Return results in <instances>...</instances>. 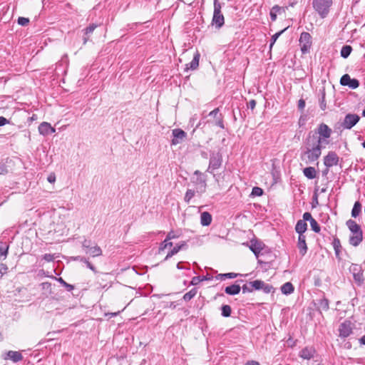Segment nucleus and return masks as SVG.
Returning a JSON list of instances; mask_svg holds the SVG:
<instances>
[{"label":"nucleus","mask_w":365,"mask_h":365,"mask_svg":"<svg viewBox=\"0 0 365 365\" xmlns=\"http://www.w3.org/2000/svg\"><path fill=\"white\" fill-rule=\"evenodd\" d=\"M318 141V136L314 131H310L306 137L304 143V150L301 153L300 158L304 160V157H307V163H314L320 158L322 155V150L324 145L320 144L319 149L317 150Z\"/></svg>","instance_id":"f257e3e1"},{"label":"nucleus","mask_w":365,"mask_h":365,"mask_svg":"<svg viewBox=\"0 0 365 365\" xmlns=\"http://www.w3.org/2000/svg\"><path fill=\"white\" fill-rule=\"evenodd\" d=\"M346 225L353 234L349 237V243L352 246L357 247L363 240V231L361 226L351 219L347 220Z\"/></svg>","instance_id":"f03ea898"},{"label":"nucleus","mask_w":365,"mask_h":365,"mask_svg":"<svg viewBox=\"0 0 365 365\" xmlns=\"http://www.w3.org/2000/svg\"><path fill=\"white\" fill-rule=\"evenodd\" d=\"M332 4L333 0H312V2L313 9L321 19L328 16Z\"/></svg>","instance_id":"7ed1b4c3"},{"label":"nucleus","mask_w":365,"mask_h":365,"mask_svg":"<svg viewBox=\"0 0 365 365\" xmlns=\"http://www.w3.org/2000/svg\"><path fill=\"white\" fill-rule=\"evenodd\" d=\"M314 132L318 136L319 143H317L318 146L316 148L317 150L319 149L320 144L323 145L329 144V141L328 139L331 135L332 130L327 124L324 123H320Z\"/></svg>","instance_id":"20e7f679"},{"label":"nucleus","mask_w":365,"mask_h":365,"mask_svg":"<svg viewBox=\"0 0 365 365\" xmlns=\"http://www.w3.org/2000/svg\"><path fill=\"white\" fill-rule=\"evenodd\" d=\"M222 4L218 0H214V12L212 24L220 29L225 24V18L221 12Z\"/></svg>","instance_id":"39448f33"},{"label":"nucleus","mask_w":365,"mask_h":365,"mask_svg":"<svg viewBox=\"0 0 365 365\" xmlns=\"http://www.w3.org/2000/svg\"><path fill=\"white\" fill-rule=\"evenodd\" d=\"M244 245L249 247L250 250L253 252L257 259H259L262 250H268V247L262 240L256 237L252 239L250 242L244 243Z\"/></svg>","instance_id":"423d86ee"},{"label":"nucleus","mask_w":365,"mask_h":365,"mask_svg":"<svg viewBox=\"0 0 365 365\" xmlns=\"http://www.w3.org/2000/svg\"><path fill=\"white\" fill-rule=\"evenodd\" d=\"M299 45L302 54H307L310 52L312 45V37L308 32L303 31L299 37Z\"/></svg>","instance_id":"0eeeda50"},{"label":"nucleus","mask_w":365,"mask_h":365,"mask_svg":"<svg viewBox=\"0 0 365 365\" xmlns=\"http://www.w3.org/2000/svg\"><path fill=\"white\" fill-rule=\"evenodd\" d=\"M222 163V155L220 152L210 153L209 166L207 169V172L212 173L215 170L219 169Z\"/></svg>","instance_id":"6e6552de"},{"label":"nucleus","mask_w":365,"mask_h":365,"mask_svg":"<svg viewBox=\"0 0 365 365\" xmlns=\"http://www.w3.org/2000/svg\"><path fill=\"white\" fill-rule=\"evenodd\" d=\"M353 324L350 320L346 319L339 327V336L345 339L353 333Z\"/></svg>","instance_id":"1a4fd4ad"},{"label":"nucleus","mask_w":365,"mask_h":365,"mask_svg":"<svg viewBox=\"0 0 365 365\" xmlns=\"http://www.w3.org/2000/svg\"><path fill=\"white\" fill-rule=\"evenodd\" d=\"M360 117L357 114L348 113L345 115L341 125L344 129L350 130L358 123Z\"/></svg>","instance_id":"9d476101"},{"label":"nucleus","mask_w":365,"mask_h":365,"mask_svg":"<svg viewBox=\"0 0 365 365\" xmlns=\"http://www.w3.org/2000/svg\"><path fill=\"white\" fill-rule=\"evenodd\" d=\"M350 272L352 273L354 279L358 285H361L364 282L363 270L357 264H351L349 267Z\"/></svg>","instance_id":"9b49d317"},{"label":"nucleus","mask_w":365,"mask_h":365,"mask_svg":"<svg viewBox=\"0 0 365 365\" xmlns=\"http://www.w3.org/2000/svg\"><path fill=\"white\" fill-rule=\"evenodd\" d=\"M339 162V158L334 151L328 152L327 155L324 157V165L327 168H331L337 165Z\"/></svg>","instance_id":"f8f14e48"},{"label":"nucleus","mask_w":365,"mask_h":365,"mask_svg":"<svg viewBox=\"0 0 365 365\" xmlns=\"http://www.w3.org/2000/svg\"><path fill=\"white\" fill-rule=\"evenodd\" d=\"M173 138L171 140L172 145H177L182 143L187 137V133L180 128L173 129L172 131Z\"/></svg>","instance_id":"ddd939ff"},{"label":"nucleus","mask_w":365,"mask_h":365,"mask_svg":"<svg viewBox=\"0 0 365 365\" xmlns=\"http://www.w3.org/2000/svg\"><path fill=\"white\" fill-rule=\"evenodd\" d=\"M194 175L197 176L195 180H193L192 182L196 185H200V188L201 189V192H205L207 183H206V177L204 175L200 170H195L194 172Z\"/></svg>","instance_id":"4468645a"},{"label":"nucleus","mask_w":365,"mask_h":365,"mask_svg":"<svg viewBox=\"0 0 365 365\" xmlns=\"http://www.w3.org/2000/svg\"><path fill=\"white\" fill-rule=\"evenodd\" d=\"M4 360H11L14 363L19 362L23 359V355L20 351H8L1 355Z\"/></svg>","instance_id":"2eb2a0df"},{"label":"nucleus","mask_w":365,"mask_h":365,"mask_svg":"<svg viewBox=\"0 0 365 365\" xmlns=\"http://www.w3.org/2000/svg\"><path fill=\"white\" fill-rule=\"evenodd\" d=\"M238 282H243V280H237L235 282V283L225 287L224 289L225 294L230 296H235L240 294L241 291V287Z\"/></svg>","instance_id":"dca6fc26"},{"label":"nucleus","mask_w":365,"mask_h":365,"mask_svg":"<svg viewBox=\"0 0 365 365\" xmlns=\"http://www.w3.org/2000/svg\"><path fill=\"white\" fill-rule=\"evenodd\" d=\"M209 116L213 117L215 119V125L220 127L222 129L225 128L224 121H223V115L222 113H220V108H216L212 111L210 112Z\"/></svg>","instance_id":"f3484780"},{"label":"nucleus","mask_w":365,"mask_h":365,"mask_svg":"<svg viewBox=\"0 0 365 365\" xmlns=\"http://www.w3.org/2000/svg\"><path fill=\"white\" fill-rule=\"evenodd\" d=\"M38 129L39 133L43 136L48 135L56 132V129L53 128L49 123L47 122H42L40 123Z\"/></svg>","instance_id":"a211bd4d"},{"label":"nucleus","mask_w":365,"mask_h":365,"mask_svg":"<svg viewBox=\"0 0 365 365\" xmlns=\"http://www.w3.org/2000/svg\"><path fill=\"white\" fill-rule=\"evenodd\" d=\"M200 54L198 51L194 53L193 58L189 63L185 64V71L187 72L189 70H196L199 66V61Z\"/></svg>","instance_id":"6ab92c4d"},{"label":"nucleus","mask_w":365,"mask_h":365,"mask_svg":"<svg viewBox=\"0 0 365 365\" xmlns=\"http://www.w3.org/2000/svg\"><path fill=\"white\" fill-rule=\"evenodd\" d=\"M316 350L313 346H306L303 348L299 353V356L309 360L314 358Z\"/></svg>","instance_id":"aec40b11"},{"label":"nucleus","mask_w":365,"mask_h":365,"mask_svg":"<svg viewBox=\"0 0 365 365\" xmlns=\"http://www.w3.org/2000/svg\"><path fill=\"white\" fill-rule=\"evenodd\" d=\"M267 255H269L270 260L269 261H264L262 259H258L257 262L260 264H265L268 265V267H270L271 263L276 258V255L272 252L270 249L268 247V250H262L259 256L265 257Z\"/></svg>","instance_id":"412c9836"},{"label":"nucleus","mask_w":365,"mask_h":365,"mask_svg":"<svg viewBox=\"0 0 365 365\" xmlns=\"http://www.w3.org/2000/svg\"><path fill=\"white\" fill-rule=\"evenodd\" d=\"M187 247V242L185 241H182L181 242L176 245L166 255L164 259V261H167L168 259L172 257L173 255H176L179 251L182 250L186 249Z\"/></svg>","instance_id":"4be33fe9"},{"label":"nucleus","mask_w":365,"mask_h":365,"mask_svg":"<svg viewBox=\"0 0 365 365\" xmlns=\"http://www.w3.org/2000/svg\"><path fill=\"white\" fill-rule=\"evenodd\" d=\"M297 247L299 250V254L302 256H304L307 252L308 247L306 243V236L305 235H299L298 241H297Z\"/></svg>","instance_id":"5701e85b"},{"label":"nucleus","mask_w":365,"mask_h":365,"mask_svg":"<svg viewBox=\"0 0 365 365\" xmlns=\"http://www.w3.org/2000/svg\"><path fill=\"white\" fill-rule=\"evenodd\" d=\"M212 220V215L207 211H205L200 215V223L202 226H209Z\"/></svg>","instance_id":"b1692460"},{"label":"nucleus","mask_w":365,"mask_h":365,"mask_svg":"<svg viewBox=\"0 0 365 365\" xmlns=\"http://www.w3.org/2000/svg\"><path fill=\"white\" fill-rule=\"evenodd\" d=\"M307 230V224L304 220H299L295 225V231L299 235H304V232Z\"/></svg>","instance_id":"393cba45"},{"label":"nucleus","mask_w":365,"mask_h":365,"mask_svg":"<svg viewBox=\"0 0 365 365\" xmlns=\"http://www.w3.org/2000/svg\"><path fill=\"white\" fill-rule=\"evenodd\" d=\"M304 175L309 180H313L317 178V170L314 167H307L303 169Z\"/></svg>","instance_id":"a878e982"},{"label":"nucleus","mask_w":365,"mask_h":365,"mask_svg":"<svg viewBox=\"0 0 365 365\" xmlns=\"http://www.w3.org/2000/svg\"><path fill=\"white\" fill-rule=\"evenodd\" d=\"M317 304V310L319 311L320 313H322L321 310L328 311L329 309V301L324 297L318 300Z\"/></svg>","instance_id":"bb28decb"},{"label":"nucleus","mask_w":365,"mask_h":365,"mask_svg":"<svg viewBox=\"0 0 365 365\" xmlns=\"http://www.w3.org/2000/svg\"><path fill=\"white\" fill-rule=\"evenodd\" d=\"M332 245H333V247L334 249L336 258L338 260H341V258L340 257V252H341V245L339 239L338 237H335L333 240Z\"/></svg>","instance_id":"cd10ccee"},{"label":"nucleus","mask_w":365,"mask_h":365,"mask_svg":"<svg viewBox=\"0 0 365 365\" xmlns=\"http://www.w3.org/2000/svg\"><path fill=\"white\" fill-rule=\"evenodd\" d=\"M238 276H242V274H239V273H235V272H228V273L218 274L215 277V278L217 280L222 281V280H225L226 279H234Z\"/></svg>","instance_id":"c85d7f7f"},{"label":"nucleus","mask_w":365,"mask_h":365,"mask_svg":"<svg viewBox=\"0 0 365 365\" xmlns=\"http://www.w3.org/2000/svg\"><path fill=\"white\" fill-rule=\"evenodd\" d=\"M294 287L289 282H287L284 283L281 287V292H282V294H284L285 295L291 294L292 293L294 292Z\"/></svg>","instance_id":"c756f323"},{"label":"nucleus","mask_w":365,"mask_h":365,"mask_svg":"<svg viewBox=\"0 0 365 365\" xmlns=\"http://www.w3.org/2000/svg\"><path fill=\"white\" fill-rule=\"evenodd\" d=\"M9 249V245L6 242H0V259L3 257L5 259L7 257Z\"/></svg>","instance_id":"7c9ffc66"},{"label":"nucleus","mask_w":365,"mask_h":365,"mask_svg":"<svg viewBox=\"0 0 365 365\" xmlns=\"http://www.w3.org/2000/svg\"><path fill=\"white\" fill-rule=\"evenodd\" d=\"M86 254H89L91 257H98L102 255V250L98 245L92 246L88 250L86 251Z\"/></svg>","instance_id":"2f4dec72"},{"label":"nucleus","mask_w":365,"mask_h":365,"mask_svg":"<svg viewBox=\"0 0 365 365\" xmlns=\"http://www.w3.org/2000/svg\"><path fill=\"white\" fill-rule=\"evenodd\" d=\"M361 204L359 201H356L354 204L353 208L351 210V217H357L361 212Z\"/></svg>","instance_id":"473e14b6"},{"label":"nucleus","mask_w":365,"mask_h":365,"mask_svg":"<svg viewBox=\"0 0 365 365\" xmlns=\"http://www.w3.org/2000/svg\"><path fill=\"white\" fill-rule=\"evenodd\" d=\"M221 316L223 317H230L232 314V308L228 304H223L220 307Z\"/></svg>","instance_id":"72a5a7b5"},{"label":"nucleus","mask_w":365,"mask_h":365,"mask_svg":"<svg viewBox=\"0 0 365 365\" xmlns=\"http://www.w3.org/2000/svg\"><path fill=\"white\" fill-rule=\"evenodd\" d=\"M52 279L56 280L61 285H63L67 291L71 292L74 289V286L67 283L62 277H51Z\"/></svg>","instance_id":"f704fd0d"},{"label":"nucleus","mask_w":365,"mask_h":365,"mask_svg":"<svg viewBox=\"0 0 365 365\" xmlns=\"http://www.w3.org/2000/svg\"><path fill=\"white\" fill-rule=\"evenodd\" d=\"M352 51V47L349 45H344L342 46L340 54L344 58H347Z\"/></svg>","instance_id":"c9c22d12"},{"label":"nucleus","mask_w":365,"mask_h":365,"mask_svg":"<svg viewBox=\"0 0 365 365\" xmlns=\"http://www.w3.org/2000/svg\"><path fill=\"white\" fill-rule=\"evenodd\" d=\"M289 27H286L284 29L277 32L274 34L270 39V43H269V50H272L274 44L275 43L277 38L288 29Z\"/></svg>","instance_id":"e433bc0d"},{"label":"nucleus","mask_w":365,"mask_h":365,"mask_svg":"<svg viewBox=\"0 0 365 365\" xmlns=\"http://www.w3.org/2000/svg\"><path fill=\"white\" fill-rule=\"evenodd\" d=\"M197 293V288L195 287L190 289L188 292L185 293L182 297V299L185 302H188L191 300Z\"/></svg>","instance_id":"4c0bfd02"},{"label":"nucleus","mask_w":365,"mask_h":365,"mask_svg":"<svg viewBox=\"0 0 365 365\" xmlns=\"http://www.w3.org/2000/svg\"><path fill=\"white\" fill-rule=\"evenodd\" d=\"M264 281L260 279H256L249 282V285L252 287L254 290H261L264 284Z\"/></svg>","instance_id":"58836bf2"},{"label":"nucleus","mask_w":365,"mask_h":365,"mask_svg":"<svg viewBox=\"0 0 365 365\" xmlns=\"http://www.w3.org/2000/svg\"><path fill=\"white\" fill-rule=\"evenodd\" d=\"M321 98H319V106L322 110H325L327 108V103L325 101L326 92L325 89L320 90Z\"/></svg>","instance_id":"ea45409f"},{"label":"nucleus","mask_w":365,"mask_h":365,"mask_svg":"<svg viewBox=\"0 0 365 365\" xmlns=\"http://www.w3.org/2000/svg\"><path fill=\"white\" fill-rule=\"evenodd\" d=\"M311 229L315 232V233H320L321 227L317 222V221L315 219H313L310 222Z\"/></svg>","instance_id":"a19ab883"},{"label":"nucleus","mask_w":365,"mask_h":365,"mask_svg":"<svg viewBox=\"0 0 365 365\" xmlns=\"http://www.w3.org/2000/svg\"><path fill=\"white\" fill-rule=\"evenodd\" d=\"M264 194V190L262 188L259 187H254L252 190V192H251V196H253V197H255V196H257V197H260L262 195H263Z\"/></svg>","instance_id":"79ce46f5"},{"label":"nucleus","mask_w":365,"mask_h":365,"mask_svg":"<svg viewBox=\"0 0 365 365\" xmlns=\"http://www.w3.org/2000/svg\"><path fill=\"white\" fill-rule=\"evenodd\" d=\"M262 290L265 294L274 293V288L272 285L264 282Z\"/></svg>","instance_id":"37998d69"},{"label":"nucleus","mask_w":365,"mask_h":365,"mask_svg":"<svg viewBox=\"0 0 365 365\" xmlns=\"http://www.w3.org/2000/svg\"><path fill=\"white\" fill-rule=\"evenodd\" d=\"M351 79V78L349 74H344L340 78V84L344 86H347Z\"/></svg>","instance_id":"c03bdc74"},{"label":"nucleus","mask_w":365,"mask_h":365,"mask_svg":"<svg viewBox=\"0 0 365 365\" xmlns=\"http://www.w3.org/2000/svg\"><path fill=\"white\" fill-rule=\"evenodd\" d=\"M195 191L190 189H188L185 195L184 200L185 202L189 203L190 200L195 196Z\"/></svg>","instance_id":"a18cd8bd"},{"label":"nucleus","mask_w":365,"mask_h":365,"mask_svg":"<svg viewBox=\"0 0 365 365\" xmlns=\"http://www.w3.org/2000/svg\"><path fill=\"white\" fill-rule=\"evenodd\" d=\"M318 188L316 187L314 189V194H313V196H312V208H314L316 207L318 205H319V201H318Z\"/></svg>","instance_id":"49530a36"},{"label":"nucleus","mask_w":365,"mask_h":365,"mask_svg":"<svg viewBox=\"0 0 365 365\" xmlns=\"http://www.w3.org/2000/svg\"><path fill=\"white\" fill-rule=\"evenodd\" d=\"M320 222L324 224L325 225L331 223V222L330 220L329 215L327 213H322L320 215Z\"/></svg>","instance_id":"de8ad7c7"},{"label":"nucleus","mask_w":365,"mask_h":365,"mask_svg":"<svg viewBox=\"0 0 365 365\" xmlns=\"http://www.w3.org/2000/svg\"><path fill=\"white\" fill-rule=\"evenodd\" d=\"M40 286L43 290L46 291L48 294L52 293V284L51 282H42Z\"/></svg>","instance_id":"09e8293b"},{"label":"nucleus","mask_w":365,"mask_h":365,"mask_svg":"<svg viewBox=\"0 0 365 365\" xmlns=\"http://www.w3.org/2000/svg\"><path fill=\"white\" fill-rule=\"evenodd\" d=\"M279 9L278 8V5H274L270 9L269 16H270V19L272 21H276L277 16V11Z\"/></svg>","instance_id":"8fccbe9b"},{"label":"nucleus","mask_w":365,"mask_h":365,"mask_svg":"<svg viewBox=\"0 0 365 365\" xmlns=\"http://www.w3.org/2000/svg\"><path fill=\"white\" fill-rule=\"evenodd\" d=\"M97 24H91L88 26H87L84 29V34L86 36H88L89 34H92L93 31L96 29Z\"/></svg>","instance_id":"3c124183"},{"label":"nucleus","mask_w":365,"mask_h":365,"mask_svg":"<svg viewBox=\"0 0 365 365\" xmlns=\"http://www.w3.org/2000/svg\"><path fill=\"white\" fill-rule=\"evenodd\" d=\"M360 85L359 81L356 78H351L349 81V85L347 86L349 88L351 89L357 88Z\"/></svg>","instance_id":"603ef678"},{"label":"nucleus","mask_w":365,"mask_h":365,"mask_svg":"<svg viewBox=\"0 0 365 365\" xmlns=\"http://www.w3.org/2000/svg\"><path fill=\"white\" fill-rule=\"evenodd\" d=\"M172 246H173V242H169V240H167V239L165 238V240L163 241L160 243V245L159 252H160L161 250H165L168 247H172Z\"/></svg>","instance_id":"864d4df0"},{"label":"nucleus","mask_w":365,"mask_h":365,"mask_svg":"<svg viewBox=\"0 0 365 365\" xmlns=\"http://www.w3.org/2000/svg\"><path fill=\"white\" fill-rule=\"evenodd\" d=\"M29 21H29V18L22 17V16L19 17L18 20H17L18 24L22 26H27L29 24Z\"/></svg>","instance_id":"5fc2aeb1"},{"label":"nucleus","mask_w":365,"mask_h":365,"mask_svg":"<svg viewBox=\"0 0 365 365\" xmlns=\"http://www.w3.org/2000/svg\"><path fill=\"white\" fill-rule=\"evenodd\" d=\"M8 267L6 264L0 263V279L3 275L7 272Z\"/></svg>","instance_id":"6e6d98bb"},{"label":"nucleus","mask_w":365,"mask_h":365,"mask_svg":"<svg viewBox=\"0 0 365 365\" xmlns=\"http://www.w3.org/2000/svg\"><path fill=\"white\" fill-rule=\"evenodd\" d=\"M9 173L6 165L4 163H0V175H6Z\"/></svg>","instance_id":"4d7b16f0"},{"label":"nucleus","mask_w":365,"mask_h":365,"mask_svg":"<svg viewBox=\"0 0 365 365\" xmlns=\"http://www.w3.org/2000/svg\"><path fill=\"white\" fill-rule=\"evenodd\" d=\"M314 218L312 217L311 213L309 212H306L303 214L302 220H304L305 222H307V221L310 222Z\"/></svg>","instance_id":"13d9d810"},{"label":"nucleus","mask_w":365,"mask_h":365,"mask_svg":"<svg viewBox=\"0 0 365 365\" xmlns=\"http://www.w3.org/2000/svg\"><path fill=\"white\" fill-rule=\"evenodd\" d=\"M241 289H242L243 294L253 292L252 287L250 286L249 284H244L242 287H241Z\"/></svg>","instance_id":"bf43d9fd"},{"label":"nucleus","mask_w":365,"mask_h":365,"mask_svg":"<svg viewBox=\"0 0 365 365\" xmlns=\"http://www.w3.org/2000/svg\"><path fill=\"white\" fill-rule=\"evenodd\" d=\"M92 243H91V241L89 240H85L83 242H82V247L84 248V249H86L87 250H88L90 249V247H91Z\"/></svg>","instance_id":"052dcab7"},{"label":"nucleus","mask_w":365,"mask_h":365,"mask_svg":"<svg viewBox=\"0 0 365 365\" xmlns=\"http://www.w3.org/2000/svg\"><path fill=\"white\" fill-rule=\"evenodd\" d=\"M200 282H202L200 276L194 277L192 278V280L190 282V285H197Z\"/></svg>","instance_id":"680f3d73"},{"label":"nucleus","mask_w":365,"mask_h":365,"mask_svg":"<svg viewBox=\"0 0 365 365\" xmlns=\"http://www.w3.org/2000/svg\"><path fill=\"white\" fill-rule=\"evenodd\" d=\"M305 105H306V103H305V101L302 98L299 99L298 101V109L301 111H302L304 109V107H305Z\"/></svg>","instance_id":"e2e57ef3"},{"label":"nucleus","mask_w":365,"mask_h":365,"mask_svg":"<svg viewBox=\"0 0 365 365\" xmlns=\"http://www.w3.org/2000/svg\"><path fill=\"white\" fill-rule=\"evenodd\" d=\"M178 237H179L178 235H176L175 234V232H174L173 230H171L170 232H169L168 233V235H167V236H166V239H167V240H169V241H170V240L176 239V238H178Z\"/></svg>","instance_id":"0e129e2a"},{"label":"nucleus","mask_w":365,"mask_h":365,"mask_svg":"<svg viewBox=\"0 0 365 365\" xmlns=\"http://www.w3.org/2000/svg\"><path fill=\"white\" fill-rule=\"evenodd\" d=\"M86 264V267L93 271L94 273H97L96 268L86 259V261L84 262Z\"/></svg>","instance_id":"69168bd1"},{"label":"nucleus","mask_w":365,"mask_h":365,"mask_svg":"<svg viewBox=\"0 0 365 365\" xmlns=\"http://www.w3.org/2000/svg\"><path fill=\"white\" fill-rule=\"evenodd\" d=\"M43 259L46 260V262H51L54 259V257L51 254H45L43 256Z\"/></svg>","instance_id":"338daca9"},{"label":"nucleus","mask_w":365,"mask_h":365,"mask_svg":"<svg viewBox=\"0 0 365 365\" xmlns=\"http://www.w3.org/2000/svg\"><path fill=\"white\" fill-rule=\"evenodd\" d=\"M256 101L254 100V99H252L250 101V102L248 103L247 104V108L251 109V110H254V108H255L256 106Z\"/></svg>","instance_id":"774afa93"}]
</instances>
